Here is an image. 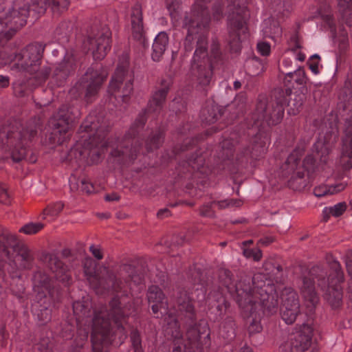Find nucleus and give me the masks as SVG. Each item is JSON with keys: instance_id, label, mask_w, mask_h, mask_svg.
I'll list each match as a JSON object with an SVG mask.
<instances>
[{"instance_id": "nucleus-46", "label": "nucleus", "mask_w": 352, "mask_h": 352, "mask_svg": "<svg viewBox=\"0 0 352 352\" xmlns=\"http://www.w3.org/2000/svg\"><path fill=\"white\" fill-rule=\"evenodd\" d=\"M163 141L161 134L158 133L148 140L146 147L149 150L157 148L160 146Z\"/></svg>"}, {"instance_id": "nucleus-42", "label": "nucleus", "mask_w": 352, "mask_h": 352, "mask_svg": "<svg viewBox=\"0 0 352 352\" xmlns=\"http://www.w3.org/2000/svg\"><path fill=\"white\" fill-rule=\"evenodd\" d=\"M33 258L30 250L28 249H21L18 254V260L22 262L23 267H28Z\"/></svg>"}, {"instance_id": "nucleus-48", "label": "nucleus", "mask_w": 352, "mask_h": 352, "mask_svg": "<svg viewBox=\"0 0 352 352\" xmlns=\"http://www.w3.org/2000/svg\"><path fill=\"white\" fill-rule=\"evenodd\" d=\"M14 60V56L13 54L8 53L6 50L0 52V65H6L10 64Z\"/></svg>"}, {"instance_id": "nucleus-32", "label": "nucleus", "mask_w": 352, "mask_h": 352, "mask_svg": "<svg viewBox=\"0 0 352 352\" xmlns=\"http://www.w3.org/2000/svg\"><path fill=\"white\" fill-rule=\"evenodd\" d=\"M346 209V204L344 202H340L333 207L324 208L323 210V213L325 215L324 219L325 221H327V219L329 215H332L334 217L340 216Z\"/></svg>"}, {"instance_id": "nucleus-50", "label": "nucleus", "mask_w": 352, "mask_h": 352, "mask_svg": "<svg viewBox=\"0 0 352 352\" xmlns=\"http://www.w3.org/2000/svg\"><path fill=\"white\" fill-rule=\"evenodd\" d=\"M265 151V148L261 144H255L252 146V150L250 151L251 157L257 158L263 155Z\"/></svg>"}, {"instance_id": "nucleus-36", "label": "nucleus", "mask_w": 352, "mask_h": 352, "mask_svg": "<svg viewBox=\"0 0 352 352\" xmlns=\"http://www.w3.org/2000/svg\"><path fill=\"white\" fill-rule=\"evenodd\" d=\"M314 148L318 155L320 154V157H325L329 153L331 146L329 143H327L324 140L320 138L314 144Z\"/></svg>"}, {"instance_id": "nucleus-37", "label": "nucleus", "mask_w": 352, "mask_h": 352, "mask_svg": "<svg viewBox=\"0 0 352 352\" xmlns=\"http://www.w3.org/2000/svg\"><path fill=\"white\" fill-rule=\"evenodd\" d=\"M87 146H89L94 154L96 153L98 155V151H95L94 148H99L100 151H103L107 145V142H105L103 138H101L100 137H94L87 143Z\"/></svg>"}, {"instance_id": "nucleus-30", "label": "nucleus", "mask_w": 352, "mask_h": 352, "mask_svg": "<svg viewBox=\"0 0 352 352\" xmlns=\"http://www.w3.org/2000/svg\"><path fill=\"white\" fill-rule=\"evenodd\" d=\"M207 42L205 38H201L197 42V47L195 50L192 60L194 63H198L201 59H205L207 56L206 52Z\"/></svg>"}, {"instance_id": "nucleus-16", "label": "nucleus", "mask_w": 352, "mask_h": 352, "mask_svg": "<svg viewBox=\"0 0 352 352\" xmlns=\"http://www.w3.org/2000/svg\"><path fill=\"white\" fill-rule=\"evenodd\" d=\"M286 102L281 103L272 111L268 112L267 109V104L265 101H260L257 105L255 112L253 114V119L254 120V124H258L259 122L265 121L267 124L274 125L280 122L284 116L283 105Z\"/></svg>"}, {"instance_id": "nucleus-18", "label": "nucleus", "mask_w": 352, "mask_h": 352, "mask_svg": "<svg viewBox=\"0 0 352 352\" xmlns=\"http://www.w3.org/2000/svg\"><path fill=\"white\" fill-rule=\"evenodd\" d=\"M300 292L304 300V305L309 312H312L318 302V297L315 292L314 283L312 279L304 278Z\"/></svg>"}, {"instance_id": "nucleus-23", "label": "nucleus", "mask_w": 352, "mask_h": 352, "mask_svg": "<svg viewBox=\"0 0 352 352\" xmlns=\"http://www.w3.org/2000/svg\"><path fill=\"white\" fill-rule=\"evenodd\" d=\"M168 44V36L165 32H160L155 38L153 44L152 58L159 61L166 50Z\"/></svg>"}, {"instance_id": "nucleus-38", "label": "nucleus", "mask_w": 352, "mask_h": 352, "mask_svg": "<svg viewBox=\"0 0 352 352\" xmlns=\"http://www.w3.org/2000/svg\"><path fill=\"white\" fill-rule=\"evenodd\" d=\"M166 7L170 16L173 19H176L180 10V0H166Z\"/></svg>"}, {"instance_id": "nucleus-51", "label": "nucleus", "mask_w": 352, "mask_h": 352, "mask_svg": "<svg viewBox=\"0 0 352 352\" xmlns=\"http://www.w3.org/2000/svg\"><path fill=\"white\" fill-rule=\"evenodd\" d=\"M270 45L266 42H259L257 44L258 52L263 56H267L270 53Z\"/></svg>"}, {"instance_id": "nucleus-9", "label": "nucleus", "mask_w": 352, "mask_h": 352, "mask_svg": "<svg viewBox=\"0 0 352 352\" xmlns=\"http://www.w3.org/2000/svg\"><path fill=\"white\" fill-rule=\"evenodd\" d=\"M28 16V10H12L9 13L0 12V43L10 40L16 32L24 26Z\"/></svg>"}, {"instance_id": "nucleus-40", "label": "nucleus", "mask_w": 352, "mask_h": 352, "mask_svg": "<svg viewBox=\"0 0 352 352\" xmlns=\"http://www.w3.org/2000/svg\"><path fill=\"white\" fill-rule=\"evenodd\" d=\"M35 315H36L38 320L41 324H45L50 320L51 319V311L47 307L43 309H36L35 307L33 308Z\"/></svg>"}, {"instance_id": "nucleus-22", "label": "nucleus", "mask_w": 352, "mask_h": 352, "mask_svg": "<svg viewBox=\"0 0 352 352\" xmlns=\"http://www.w3.org/2000/svg\"><path fill=\"white\" fill-rule=\"evenodd\" d=\"M314 329L309 324L300 325L293 336V338L297 341L305 350L311 344Z\"/></svg>"}, {"instance_id": "nucleus-27", "label": "nucleus", "mask_w": 352, "mask_h": 352, "mask_svg": "<svg viewBox=\"0 0 352 352\" xmlns=\"http://www.w3.org/2000/svg\"><path fill=\"white\" fill-rule=\"evenodd\" d=\"M179 310L181 312H186L188 317L191 318L194 314V306L189 296L186 293H181L177 298Z\"/></svg>"}, {"instance_id": "nucleus-53", "label": "nucleus", "mask_w": 352, "mask_h": 352, "mask_svg": "<svg viewBox=\"0 0 352 352\" xmlns=\"http://www.w3.org/2000/svg\"><path fill=\"white\" fill-rule=\"evenodd\" d=\"M272 27V31L268 36L273 39L280 37L282 34V30L280 25L277 23H273Z\"/></svg>"}, {"instance_id": "nucleus-6", "label": "nucleus", "mask_w": 352, "mask_h": 352, "mask_svg": "<svg viewBox=\"0 0 352 352\" xmlns=\"http://www.w3.org/2000/svg\"><path fill=\"white\" fill-rule=\"evenodd\" d=\"M128 58H124L121 65H118L109 86V93L116 100L126 102L133 90L134 76L128 67Z\"/></svg>"}, {"instance_id": "nucleus-1", "label": "nucleus", "mask_w": 352, "mask_h": 352, "mask_svg": "<svg viewBox=\"0 0 352 352\" xmlns=\"http://www.w3.org/2000/svg\"><path fill=\"white\" fill-rule=\"evenodd\" d=\"M269 285H256L249 292L243 291L239 293L240 298L238 300L239 306L244 312L252 317L248 326V331L250 334L256 333L262 330L260 322V315L263 308L270 312H273L277 309L278 300L274 294L269 293L267 288Z\"/></svg>"}, {"instance_id": "nucleus-8", "label": "nucleus", "mask_w": 352, "mask_h": 352, "mask_svg": "<svg viewBox=\"0 0 352 352\" xmlns=\"http://www.w3.org/2000/svg\"><path fill=\"white\" fill-rule=\"evenodd\" d=\"M108 76L107 70L100 66L91 67L87 69L85 75L71 89V93L85 89V98L87 100L96 96L100 90L102 83Z\"/></svg>"}, {"instance_id": "nucleus-41", "label": "nucleus", "mask_w": 352, "mask_h": 352, "mask_svg": "<svg viewBox=\"0 0 352 352\" xmlns=\"http://www.w3.org/2000/svg\"><path fill=\"white\" fill-rule=\"evenodd\" d=\"M214 204H217L219 209H225L231 207H239L242 202L239 199H223L217 201H213Z\"/></svg>"}, {"instance_id": "nucleus-26", "label": "nucleus", "mask_w": 352, "mask_h": 352, "mask_svg": "<svg viewBox=\"0 0 352 352\" xmlns=\"http://www.w3.org/2000/svg\"><path fill=\"white\" fill-rule=\"evenodd\" d=\"M121 302L119 298H115L110 302L111 316L117 325L118 331H122L121 327L118 324L119 320L125 316H128L130 313L126 311L125 309L121 308Z\"/></svg>"}, {"instance_id": "nucleus-31", "label": "nucleus", "mask_w": 352, "mask_h": 352, "mask_svg": "<svg viewBox=\"0 0 352 352\" xmlns=\"http://www.w3.org/2000/svg\"><path fill=\"white\" fill-rule=\"evenodd\" d=\"M51 72V68L49 65L41 66L38 65L36 71L34 72H28L30 75H33L34 78L38 81V83L45 82Z\"/></svg>"}, {"instance_id": "nucleus-34", "label": "nucleus", "mask_w": 352, "mask_h": 352, "mask_svg": "<svg viewBox=\"0 0 352 352\" xmlns=\"http://www.w3.org/2000/svg\"><path fill=\"white\" fill-rule=\"evenodd\" d=\"M249 72L253 76L261 74L265 69L263 63L258 58H253L248 62Z\"/></svg>"}, {"instance_id": "nucleus-47", "label": "nucleus", "mask_w": 352, "mask_h": 352, "mask_svg": "<svg viewBox=\"0 0 352 352\" xmlns=\"http://www.w3.org/2000/svg\"><path fill=\"white\" fill-rule=\"evenodd\" d=\"M209 115L205 116V120L208 123L214 122L220 116L219 111L217 107L212 106L210 109L208 110Z\"/></svg>"}, {"instance_id": "nucleus-10", "label": "nucleus", "mask_w": 352, "mask_h": 352, "mask_svg": "<svg viewBox=\"0 0 352 352\" xmlns=\"http://www.w3.org/2000/svg\"><path fill=\"white\" fill-rule=\"evenodd\" d=\"M43 48L40 44H32L14 55V67L20 72H34L41 64Z\"/></svg>"}, {"instance_id": "nucleus-56", "label": "nucleus", "mask_w": 352, "mask_h": 352, "mask_svg": "<svg viewBox=\"0 0 352 352\" xmlns=\"http://www.w3.org/2000/svg\"><path fill=\"white\" fill-rule=\"evenodd\" d=\"M129 152H131V151L127 148H125L124 151H122V154L120 153V151H118V149H116L111 152V155L113 157H120L121 155H124L126 157L128 156L129 159H133V155L132 153L131 154L129 153Z\"/></svg>"}, {"instance_id": "nucleus-19", "label": "nucleus", "mask_w": 352, "mask_h": 352, "mask_svg": "<svg viewBox=\"0 0 352 352\" xmlns=\"http://www.w3.org/2000/svg\"><path fill=\"white\" fill-rule=\"evenodd\" d=\"M76 67V59L72 52H67L63 60L57 64L53 76L58 80H65Z\"/></svg>"}, {"instance_id": "nucleus-52", "label": "nucleus", "mask_w": 352, "mask_h": 352, "mask_svg": "<svg viewBox=\"0 0 352 352\" xmlns=\"http://www.w3.org/2000/svg\"><path fill=\"white\" fill-rule=\"evenodd\" d=\"M345 188V185L342 183H338L327 186L328 195H333L342 191Z\"/></svg>"}, {"instance_id": "nucleus-58", "label": "nucleus", "mask_w": 352, "mask_h": 352, "mask_svg": "<svg viewBox=\"0 0 352 352\" xmlns=\"http://www.w3.org/2000/svg\"><path fill=\"white\" fill-rule=\"evenodd\" d=\"M314 193L316 197L328 195L327 186H319L314 188Z\"/></svg>"}, {"instance_id": "nucleus-55", "label": "nucleus", "mask_w": 352, "mask_h": 352, "mask_svg": "<svg viewBox=\"0 0 352 352\" xmlns=\"http://www.w3.org/2000/svg\"><path fill=\"white\" fill-rule=\"evenodd\" d=\"M0 202L3 204H8L9 202V195L6 191L5 186L0 184Z\"/></svg>"}, {"instance_id": "nucleus-21", "label": "nucleus", "mask_w": 352, "mask_h": 352, "mask_svg": "<svg viewBox=\"0 0 352 352\" xmlns=\"http://www.w3.org/2000/svg\"><path fill=\"white\" fill-rule=\"evenodd\" d=\"M47 259L48 267L55 274L56 278L63 283H68L71 276L58 256L50 254L47 255Z\"/></svg>"}, {"instance_id": "nucleus-33", "label": "nucleus", "mask_w": 352, "mask_h": 352, "mask_svg": "<svg viewBox=\"0 0 352 352\" xmlns=\"http://www.w3.org/2000/svg\"><path fill=\"white\" fill-rule=\"evenodd\" d=\"M305 349L293 338L280 346V352H304Z\"/></svg>"}, {"instance_id": "nucleus-7", "label": "nucleus", "mask_w": 352, "mask_h": 352, "mask_svg": "<svg viewBox=\"0 0 352 352\" xmlns=\"http://www.w3.org/2000/svg\"><path fill=\"white\" fill-rule=\"evenodd\" d=\"M316 160L312 155L307 156L300 166L298 160L294 153H292L287 158V160L282 168L285 172L284 175L288 177L291 175L289 180V185L294 189H300L304 187L305 184L304 177L305 170L307 173L313 172L314 170Z\"/></svg>"}, {"instance_id": "nucleus-54", "label": "nucleus", "mask_w": 352, "mask_h": 352, "mask_svg": "<svg viewBox=\"0 0 352 352\" xmlns=\"http://www.w3.org/2000/svg\"><path fill=\"white\" fill-rule=\"evenodd\" d=\"M89 250L93 254V256L97 258L98 260H101L103 258V254L101 251V249L99 246H96L94 245H91L89 247Z\"/></svg>"}, {"instance_id": "nucleus-2", "label": "nucleus", "mask_w": 352, "mask_h": 352, "mask_svg": "<svg viewBox=\"0 0 352 352\" xmlns=\"http://www.w3.org/2000/svg\"><path fill=\"white\" fill-rule=\"evenodd\" d=\"M169 318L170 321H168L167 326H164V331L167 336L173 338V352H184L185 349L189 352H197L204 346L210 345V329L207 324L203 326L199 324L190 328L186 334L185 343H183L177 318L170 316Z\"/></svg>"}, {"instance_id": "nucleus-49", "label": "nucleus", "mask_w": 352, "mask_h": 352, "mask_svg": "<svg viewBox=\"0 0 352 352\" xmlns=\"http://www.w3.org/2000/svg\"><path fill=\"white\" fill-rule=\"evenodd\" d=\"M214 204L213 201L203 205L200 208V214L203 217H212L214 216V212L212 209V206Z\"/></svg>"}, {"instance_id": "nucleus-11", "label": "nucleus", "mask_w": 352, "mask_h": 352, "mask_svg": "<svg viewBox=\"0 0 352 352\" xmlns=\"http://www.w3.org/2000/svg\"><path fill=\"white\" fill-rule=\"evenodd\" d=\"M72 112L68 107H61L58 113L50 120L52 126L51 142L54 144H61L67 138V133L72 128L74 118Z\"/></svg>"}, {"instance_id": "nucleus-15", "label": "nucleus", "mask_w": 352, "mask_h": 352, "mask_svg": "<svg viewBox=\"0 0 352 352\" xmlns=\"http://www.w3.org/2000/svg\"><path fill=\"white\" fill-rule=\"evenodd\" d=\"M147 298L149 304L151 305L152 311L156 315V317H164V326H167L168 321H170L169 316L176 318L175 315L168 313L165 296L159 287L156 285L151 286L148 290Z\"/></svg>"}, {"instance_id": "nucleus-59", "label": "nucleus", "mask_w": 352, "mask_h": 352, "mask_svg": "<svg viewBox=\"0 0 352 352\" xmlns=\"http://www.w3.org/2000/svg\"><path fill=\"white\" fill-rule=\"evenodd\" d=\"M81 184L82 190L86 192L87 193H91L93 191V186L91 184L85 181H82Z\"/></svg>"}, {"instance_id": "nucleus-14", "label": "nucleus", "mask_w": 352, "mask_h": 352, "mask_svg": "<svg viewBox=\"0 0 352 352\" xmlns=\"http://www.w3.org/2000/svg\"><path fill=\"white\" fill-rule=\"evenodd\" d=\"M300 314V302L297 293L291 288H285L282 293L281 317L288 324L295 322Z\"/></svg>"}, {"instance_id": "nucleus-4", "label": "nucleus", "mask_w": 352, "mask_h": 352, "mask_svg": "<svg viewBox=\"0 0 352 352\" xmlns=\"http://www.w3.org/2000/svg\"><path fill=\"white\" fill-rule=\"evenodd\" d=\"M36 131L33 129H25L21 124L12 126L6 134L3 133V138L0 142L3 146L10 151L11 156L14 162H20L25 159L28 146Z\"/></svg>"}, {"instance_id": "nucleus-25", "label": "nucleus", "mask_w": 352, "mask_h": 352, "mask_svg": "<svg viewBox=\"0 0 352 352\" xmlns=\"http://www.w3.org/2000/svg\"><path fill=\"white\" fill-rule=\"evenodd\" d=\"M168 89L167 87H163L153 94L148 102V111L156 112L162 109L168 93Z\"/></svg>"}, {"instance_id": "nucleus-61", "label": "nucleus", "mask_w": 352, "mask_h": 352, "mask_svg": "<svg viewBox=\"0 0 352 352\" xmlns=\"http://www.w3.org/2000/svg\"><path fill=\"white\" fill-rule=\"evenodd\" d=\"M9 85V78L4 76H0V87L4 88Z\"/></svg>"}, {"instance_id": "nucleus-45", "label": "nucleus", "mask_w": 352, "mask_h": 352, "mask_svg": "<svg viewBox=\"0 0 352 352\" xmlns=\"http://www.w3.org/2000/svg\"><path fill=\"white\" fill-rule=\"evenodd\" d=\"M131 340L134 352H143L140 336L138 331H133L131 333Z\"/></svg>"}, {"instance_id": "nucleus-44", "label": "nucleus", "mask_w": 352, "mask_h": 352, "mask_svg": "<svg viewBox=\"0 0 352 352\" xmlns=\"http://www.w3.org/2000/svg\"><path fill=\"white\" fill-rule=\"evenodd\" d=\"M243 255L248 258H252L254 261H259L262 257V252L261 250L256 248V249H249V248H245L243 251Z\"/></svg>"}, {"instance_id": "nucleus-17", "label": "nucleus", "mask_w": 352, "mask_h": 352, "mask_svg": "<svg viewBox=\"0 0 352 352\" xmlns=\"http://www.w3.org/2000/svg\"><path fill=\"white\" fill-rule=\"evenodd\" d=\"M332 267L335 269V273L336 276V280H335L336 287H333L334 282L331 275L329 278L331 279V285L329 287L327 300L332 307H338L340 305V302L342 301V292L341 291L340 287H338L337 284L343 281V273L341 271L340 266L338 262L334 261L332 263Z\"/></svg>"}, {"instance_id": "nucleus-28", "label": "nucleus", "mask_w": 352, "mask_h": 352, "mask_svg": "<svg viewBox=\"0 0 352 352\" xmlns=\"http://www.w3.org/2000/svg\"><path fill=\"white\" fill-rule=\"evenodd\" d=\"M338 6L342 17L346 23L352 25V1L351 0H338Z\"/></svg>"}, {"instance_id": "nucleus-24", "label": "nucleus", "mask_w": 352, "mask_h": 352, "mask_svg": "<svg viewBox=\"0 0 352 352\" xmlns=\"http://www.w3.org/2000/svg\"><path fill=\"white\" fill-rule=\"evenodd\" d=\"M341 162L345 169L352 167V126L349 128V133L343 140V152Z\"/></svg>"}, {"instance_id": "nucleus-39", "label": "nucleus", "mask_w": 352, "mask_h": 352, "mask_svg": "<svg viewBox=\"0 0 352 352\" xmlns=\"http://www.w3.org/2000/svg\"><path fill=\"white\" fill-rule=\"evenodd\" d=\"M43 228V224L41 223H30L21 227L19 232L26 234H34L39 232Z\"/></svg>"}, {"instance_id": "nucleus-63", "label": "nucleus", "mask_w": 352, "mask_h": 352, "mask_svg": "<svg viewBox=\"0 0 352 352\" xmlns=\"http://www.w3.org/2000/svg\"><path fill=\"white\" fill-rule=\"evenodd\" d=\"M169 211L167 209H161L157 212V217L160 218H164L168 216Z\"/></svg>"}, {"instance_id": "nucleus-60", "label": "nucleus", "mask_w": 352, "mask_h": 352, "mask_svg": "<svg viewBox=\"0 0 352 352\" xmlns=\"http://www.w3.org/2000/svg\"><path fill=\"white\" fill-rule=\"evenodd\" d=\"M318 63V61L309 63V69L314 74H318L319 73Z\"/></svg>"}, {"instance_id": "nucleus-64", "label": "nucleus", "mask_w": 352, "mask_h": 352, "mask_svg": "<svg viewBox=\"0 0 352 352\" xmlns=\"http://www.w3.org/2000/svg\"><path fill=\"white\" fill-rule=\"evenodd\" d=\"M346 265L349 274L352 277V260L347 261Z\"/></svg>"}, {"instance_id": "nucleus-43", "label": "nucleus", "mask_w": 352, "mask_h": 352, "mask_svg": "<svg viewBox=\"0 0 352 352\" xmlns=\"http://www.w3.org/2000/svg\"><path fill=\"white\" fill-rule=\"evenodd\" d=\"M289 77H295V81L298 85H304L307 82V76L305 72L302 69H298L294 72H289L287 74Z\"/></svg>"}, {"instance_id": "nucleus-12", "label": "nucleus", "mask_w": 352, "mask_h": 352, "mask_svg": "<svg viewBox=\"0 0 352 352\" xmlns=\"http://www.w3.org/2000/svg\"><path fill=\"white\" fill-rule=\"evenodd\" d=\"M111 33L104 28L96 34L89 35L84 45L92 53L95 60L103 59L111 49Z\"/></svg>"}, {"instance_id": "nucleus-57", "label": "nucleus", "mask_w": 352, "mask_h": 352, "mask_svg": "<svg viewBox=\"0 0 352 352\" xmlns=\"http://www.w3.org/2000/svg\"><path fill=\"white\" fill-rule=\"evenodd\" d=\"M319 14L321 16L322 18L326 20L328 22V23L331 24V14L330 12V8L329 6H325L324 12H322V10H320Z\"/></svg>"}, {"instance_id": "nucleus-5", "label": "nucleus", "mask_w": 352, "mask_h": 352, "mask_svg": "<svg viewBox=\"0 0 352 352\" xmlns=\"http://www.w3.org/2000/svg\"><path fill=\"white\" fill-rule=\"evenodd\" d=\"M246 0H232L234 10L228 16L229 43L233 50H238L240 42L246 37V19L248 12L245 6Z\"/></svg>"}, {"instance_id": "nucleus-35", "label": "nucleus", "mask_w": 352, "mask_h": 352, "mask_svg": "<svg viewBox=\"0 0 352 352\" xmlns=\"http://www.w3.org/2000/svg\"><path fill=\"white\" fill-rule=\"evenodd\" d=\"M63 208L64 204L61 201H57L49 205L44 210V218H46L47 216H49L52 219L56 217L63 210Z\"/></svg>"}, {"instance_id": "nucleus-62", "label": "nucleus", "mask_w": 352, "mask_h": 352, "mask_svg": "<svg viewBox=\"0 0 352 352\" xmlns=\"http://www.w3.org/2000/svg\"><path fill=\"white\" fill-rule=\"evenodd\" d=\"M294 105L296 107V110H293V111L292 113L293 114H296L298 111L299 109L302 105V99L301 98L300 96L299 100L297 101V102L296 103H294Z\"/></svg>"}, {"instance_id": "nucleus-3", "label": "nucleus", "mask_w": 352, "mask_h": 352, "mask_svg": "<svg viewBox=\"0 0 352 352\" xmlns=\"http://www.w3.org/2000/svg\"><path fill=\"white\" fill-rule=\"evenodd\" d=\"M212 8L214 18L217 20L222 17L221 0H198L192 7L190 13L184 19V27L187 29L188 34L185 40V46L194 40V35L199 34L209 24L208 9Z\"/></svg>"}, {"instance_id": "nucleus-29", "label": "nucleus", "mask_w": 352, "mask_h": 352, "mask_svg": "<svg viewBox=\"0 0 352 352\" xmlns=\"http://www.w3.org/2000/svg\"><path fill=\"white\" fill-rule=\"evenodd\" d=\"M212 69L210 65H207L201 68H199V74L197 77L198 83L202 87H206L210 85L212 78Z\"/></svg>"}, {"instance_id": "nucleus-20", "label": "nucleus", "mask_w": 352, "mask_h": 352, "mask_svg": "<svg viewBox=\"0 0 352 352\" xmlns=\"http://www.w3.org/2000/svg\"><path fill=\"white\" fill-rule=\"evenodd\" d=\"M131 23L132 35L136 40H142L144 38V30L143 25V17L141 5L136 3L132 8L131 13Z\"/></svg>"}, {"instance_id": "nucleus-13", "label": "nucleus", "mask_w": 352, "mask_h": 352, "mask_svg": "<svg viewBox=\"0 0 352 352\" xmlns=\"http://www.w3.org/2000/svg\"><path fill=\"white\" fill-rule=\"evenodd\" d=\"M95 268V265L91 259L87 260L84 264L85 275L94 288H96L98 285H104L108 288L111 287L116 291L118 289L120 281L116 278L112 270L104 267L103 270L105 275L98 278L96 274Z\"/></svg>"}]
</instances>
